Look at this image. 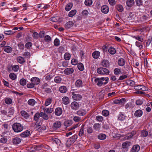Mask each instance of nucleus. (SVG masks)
<instances>
[{"mask_svg":"<svg viewBox=\"0 0 152 152\" xmlns=\"http://www.w3.org/2000/svg\"><path fill=\"white\" fill-rule=\"evenodd\" d=\"M125 63V61L124 58H121L118 61V64L120 66H123Z\"/></svg>","mask_w":152,"mask_h":152,"instance_id":"f3484780","label":"nucleus"},{"mask_svg":"<svg viewBox=\"0 0 152 152\" xmlns=\"http://www.w3.org/2000/svg\"><path fill=\"white\" fill-rule=\"evenodd\" d=\"M31 82L33 83L35 85L38 84L40 81V79L36 77H32L31 79Z\"/></svg>","mask_w":152,"mask_h":152,"instance_id":"423d86ee","label":"nucleus"},{"mask_svg":"<svg viewBox=\"0 0 152 152\" xmlns=\"http://www.w3.org/2000/svg\"><path fill=\"white\" fill-rule=\"evenodd\" d=\"M87 132L88 134H91L93 132V130L92 128L90 126L87 128Z\"/></svg>","mask_w":152,"mask_h":152,"instance_id":"bf43d9fd","label":"nucleus"},{"mask_svg":"<svg viewBox=\"0 0 152 152\" xmlns=\"http://www.w3.org/2000/svg\"><path fill=\"white\" fill-rule=\"evenodd\" d=\"M73 4L71 3H68L66 5L65 7V10L66 11H69L72 8Z\"/></svg>","mask_w":152,"mask_h":152,"instance_id":"72a5a7b5","label":"nucleus"},{"mask_svg":"<svg viewBox=\"0 0 152 152\" xmlns=\"http://www.w3.org/2000/svg\"><path fill=\"white\" fill-rule=\"evenodd\" d=\"M102 114L103 115L107 116L109 114V112L107 110H104L102 111Z\"/></svg>","mask_w":152,"mask_h":152,"instance_id":"603ef678","label":"nucleus"},{"mask_svg":"<svg viewBox=\"0 0 152 152\" xmlns=\"http://www.w3.org/2000/svg\"><path fill=\"white\" fill-rule=\"evenodd\" d=\"M7 141V139L5 137L1 138L0 139V142L3 143H5Z\"/></svg>","mask_w":152,"mask_h":152,"instance_id":"0e129e2a","label":"nucleus"},{"mask_svg":"<svg viewBox=\"0 0 152 152\" xmlns=\"http://www.w3.org/2000/svg\"><path fill=\"white\" fill-rule=\"evenodd\" d=\"M77 138V135H75L68 139L71 142L74 143L76 140Z\"/></svg>","mask_w":152,"mask_h":152,"instance_id":"4be33fe9","label":"nucleus"},{"mask_svg":"<svg viewBox=\"0 0 152 152\" xmlns=\"http://www.w3.org/2000/svg\"><path fill=\"white\" fill-rule=\"evenodd\" d=\"M96 118L99 122H102L103 120V117L101 116H97L96 117Z\"/></svg>","mask_w":152,"mask_h":152,"instance_id":"774afa93","label":"nucleus"},{"mask_svg":"<svg viewBox=\"0 0 152 152\" xmlns=\"http://www.w3.org/2000/svg\"><path fill=\"white\" fill-rule=\"evenodd\" d=\"M20 83L22 86H25L26 83V80L22 78L20 80Z\"/></svg>","mask_w":152,"mask_h":152,"instance_id":"de8ad7c7","label":"nucleus"},{"mask_svg":"<svg viewBox=\"0 0 152 152\" xmlns=\"http://www.w3.org/2000/svg\"><path fill=\"white\" fill-rule=\"evenodd\" d=\"M52 102L51 98H49L47 99L45 102V106H47L50 104Z\"/></svg>","mask_w":152,"mask_h":152,"instance_id":"e433bc0d","label":"nucleus"},{"mask_svg":"<svg viewBox=\"0 0 152 152\" xmlns=\"http://www.w3.org/2000/svg\"><path fill=\"white\" fill-rule=\"evenodd\" d=\"M60 42L59 39L57 38L54 41V44L55 46H58L59 45Z\"/></svg>","mask_w":152,"mask_h":152,"instance_id":"13d9d810","label":"nucleus"},{"mask_svg":"<svg viewBox=\"0 0 152 152\" xmlns=\"http://www.w3.org/2000/svg\"><path fill=\"white\" fill-rule=\"evenodd\" d=\"M142 114V111L140 110H138L136 111L134 114L135 116L139 117L141 116Z\"/></svg>","mask_w":152,"mask_h":152,"instance_id":"ddd939ff","label":"nucleus"},{"mask_svg":"<svg viewBox=\"0 0 152 152\" xmlns=\"http://www.w3.org/2000/svg\"><path fill=\"white\" fill-rule=\"evenodd\" d=\"M108 52L111 54H114L116 52L115 48L113 47H110L108 49Z\"/></svg>","mask_w":152,"mask_h":152,"instance_id":"c85d7f7f","label":"nucleus"},{"mask_svg":"<svg viewBox=\"0 0 152 152\" xmlns=\"http://www.w3.org/2000/svg\"><path fill=\"white\" fill-rule=\"evenodd\" d=\"M101 11L104 13H107L109 11V8L106 5H103L101 8Z\"/></svg>","mask_w":152,"mask_h":152,"instance_id":"1a4fd4ad","label":"nucleus"},{"mask_svg":"<svg viewBox=\"0 0 152 152\" xmlns=\"http://www.w3.org/2000/svg\"><path fill=\"white\" fill-rule=\"evenodd\" d=\"M76 11L75 10H73L70 11L68 14L70 17H72L74 16L76 13Z\"/></svg>","mask_w":152,"mask_h":152,"instance_id":"37998d69","label":"nucleus"},{"mask_svg":"<svg viewBox=\"0 0 152 152\" xmlns=\"http://www.w3.org/2000/svg\"><path fill=\"white\" fill-rule=\"evenodd\" d=\"M130 142L129 141H126L123 143L122 147L123 148H126L130 146Z\"/></svg>","mask_w":152,"mask_h":152,"instance_id":"393cba45","label":"nucleus"},{"mask_svg":"<svg viewBox=\"0 0 152 152\" xmlns=\"http://www.w3.org/2000/svg\"><path fill=\"white\" fill-rule=\"evenodd\" d=\"M74 70L72 68H68L66 69L64 71V74L67 75H69L73 73Z\"/></svg>","mask_w":152,"mask_h":152,"instance_id":"39448f33","label":"nucleus"},{"mask_svg":"<svg viewBox=\"0 0 152 152\" xmlns=\"http://www.w3.org/2000/svg\"><path fill=\"white\" fill-rule=\"evenodd\" d=\"M62 103L65 104H67L69 103V99L67 97H64L62 100Z\"/></svg>","mask_w":152,"mask_h":152,"instance_id":"a211bd4d","label":"nucleus"},{"mask_svg":"<svg viewBox=\"0 0 152 152\" xmlns=\"http://www.w3.org/2000/svg\"><path fill=\"white\" fill-rule=\"evenodd\" d=\"M74 25V23L72 21H69L67 22L65 25V27L67 29H69L72 27Z\"/></svg>","mask_w":152,"mask_h":152,"instance_id":"9b49d317","label":"nucleus"},{"mask_svg":"<svg viewBox=\"0 0 152 152\" xmlns=\"http://www.w3.org/2000/svg\"><path fill=\"white\" fill-rule=\"evenodd\" d=\"M106 135L104 134H100L98 135V138L101 140H104L106 138Z\"/></svg>","mask_w":152,"mask_h":152,"instance_id":"ea45409f","label":"nucleus"},{"mask_svg":"<svg viewBox=\"0 0 152 152\" xmlns=\"http://www.w3.org/2000/svg\"><path fill=\"white\" fill-rule=\"evenodd\" d=\"M140 147L138 145H134L132 149V152H138L140 150Z\"/></svg>","mask_w":152,"mask_h":152,"instance_id":"f8f14e48","label":"nucleus"},{"mask_svg":"<svg viewBox=\"0 0 152 152\" xmlns=\"http://www.w3.org/2000/svg\"><path fill=\"white\" fill-rule=\"evenodd\" d=\"M148 134V132L146 131L143 130L141 132V135L143 137H147Z\"/></svg>","mask_w":152,"mask_h":152,"instance_id":"8fccbe9b","label":"nucleus"},{"mask_svg":"<svg viewBox=\"0 0 152 152\" xmlns=\"http://www.w3.org/2000/svg\"><path fill=\"white\" fill-rule=\"evenodd\" d=\"M4 33L6 35H10V34H13L14 33V32L11 30L6 31H5Z\"/></svg>","mask_w":152,"mask_h":152,"instance_id":"e2e57ef3","label":"nucleus"},{"mask_svg":"<svg viewBox=\"0 0 152 152\" xmlns=\"http://www.w3.org/2000/svg\"><path fill=\"white\" fill-rule=\"evenodd\" d=\"M93 128L96 131L99 130L100 128V124H95L94 125Z\"/></svg>","mask_w":152,"mask_h":152,"instance_id":"f704fd0d","label":"nucleus"},{"mask_svg":"<svg viewBox=\"0 0 152 152\" xmlns=\"http://www.w3.org/2000/svg\"><path fill=\"white\" fill-rule=\"evenodd\" d=\"M45 42H49L51 40V37L49 35H46L45 37Z\"/></svg>","mask_w":152,"mask_h":152,"instance_id":"4d7b16f0","label":"nucleus"},{"mask_svg":"<svg viewBox=\"0 0 152 152\" xmlns=\"http://www.w3.org/2000/svg\"><path fill=\"white\" fill-rule=\"evenodd\" d=\"M53 111V109L50 108H48L45 109L44 112L49 113H52Z\"/></svg>","mask_w":152,"mask_h":152,"instance_id":"09e8293b","label":"nucleus"},{"mask_svg":"<svg viewBox=\"0 0 152 152\" xmlns=\"http://www.w3.org/2000/svg\"><path fill=\"white\" fill-rule=\"evenodd\" d=\"M4 50L5 52L10 53L12 51V48L9 46H5L4 48Z\"/></svg>","mask_w":152,"mask_h":152,"instance_id":"2f4dec72","label":"nucleus"},{"mask_svg":"<svg viewBox=\"0 0 152 152\" xmlns=\"http://www.w3.org/2000/svg\"><path fill=\"white\" fill-rule=\"evenodd\" d=\"M134 0H127L126 3L127 6L129 7H131L134 4Z\"/></svg>","mask_w":152,"mask_h":152,"instance_id":"c756f323","label":"nucleus"},{"mask_svg":"<svg viewBox=\"0 0 152 152\" xmlns=\"http://www.w3.org/2000/svg\"><path fill=\"white\" fill-rule=\"evenodd\" d=\"M50 20L52 21L55 22H60L62 20L58 16L52 17L50 18Z\"/></svg>","mask_w":152,"mask_h":152,"instance_id":"6e6552de","label":"nucleus"},{"mask_svg":"<svg viewBox=\"0 0 152 152\" xmlns=\"http://www.w3.org/2000/svg\"><path fill=\"white\" fill-rule=\"evenodd\" d=\"M41 117L42 118L44 119L45 120H48L49 119L48 115L45 113L41 112Z\"/></svg>","mask_w":152,"mask_h":152,"instance_id":"5701e85b","label":"nucleus"},{"mask_svg":"<svg viewBox=\"0 0 152 152\" xmlns=\"http://www.w3.org/2000/svg\"><path fill=\"white\" fill-rule=\"evenodd\" d=\"M92 0H86L85 1V4L87 6H89L92 4Z\"/></svg>","mask_w":152,"mask_h":152,"instance_id":"49530a36","label":"nucleus"},{"mask_svg":"<svg viewBox=\"0 0 152 152\" xmlns=\"http://www.w3.org/2000/svg\"><path fill=\"white\" fill-rule=\"evenodd\" d=\"M97 72L98 73L102 75L107 74L109 72V70L106 68L100 67L98 69Z\"/></svg>","mask_w":152,"mask_h":152,"instance_id":"7ed1b4c3","label":"nucleus"},{"mask_svg":"<svg viewBox=\"0 0 152 152\" xmlns=\"http://www.w3.org/2000/svg\"><path fill=\"white\" fill-rule=\"evenodd\" d=\"M40 117H41V112L40 113H37L34 116V120L36 122H37Z\"/></svg>","mask_w":152,"mask_h":152,"instance_id":"cd10ccee","label":"nucleus"},{"mask_svg":"<svg viewBox=\"0 0 152 152\" xmlns=\"http://www.w3.org/2000/svg\"><path fill=\"white\" fill-rule=\"evenodd\" d=\"M102 66L104 67H107L109 66V63L107 60H104L102 61Z\"/></svg>","mask_w":152,"mask_h":152,"instance_id":"bb28decb","label":"nucleus"},{"mask_svg":"<svg viewBox=\"0 0 152 152\" xmlns=\"http://www.w3.org/2000/svg\"><path fill=\"white\" fill-rule=\"evenodd\" d=\"M21 142L20 139L18 137H15L12 139V142L14 145L19 144Z\"/></svg>","mask_w":152,"mask_h":152,"instance_id":"4468645a","label":"nucleus"},{"mask_svg":"<svg viewBox=\"0 0 152 152\" xmlns=\"http://www.w3.org/2000/svg\"><path fill=\"white\" fill-rule=\"evenodd\" d=\"M30 134V132L29 131L26 130L23 132L20 135L22 137H26L28 136Z\"/></svg>","mask_w":152,"mask_h":152,"instance_id":"dca6fc26","label":"nucleus"},{"mask_svg":"<svg viewBox=\"0 0 152 152\" xmlns=\"http://www.w3.org/2000/svg\"><path fill=\"white\" fill-rule=\"evenodd\" d=\"M116 8L117 10L120 12H122L124 10L123 6L120 4L116 6Z\"/></svg>","mask_w":152,"mask_h":152,"instance_id":"a19ab883","label":"nucleus"},{"mask_svg":"<svg viewBox=\"0 0 152 152\" xmlns=\"http://www.w3.org/2000/svg\"><path fill=\"white\" fill-rule=\"evenodd\" d=\"M100 53L99 52L97 51H95L92 53V56L95 59H97L99 57Z\"/></svg>","mask_w":152,"mask_h":152,"instance_id":"aec40b11","label":"nucleus"},{"mask_svg":"<svg viewBox=\"0 0 152 152\" xmlns=\"http://www.w3.org/2000/svg\"><path fill=\"white\" fill-rule=\"evenodd\" d=\"M17 60L18 61L20 64H23L25 62L24 58L22 57H18L17 58Z\"/></svg>","mask_w":152,"mask_h":152,"instance_id":"c9c22d12","label":"nucleus"},{"mask_svg":"<svg viewBox=\"0 0 152 152\" xmlns=\"http://www.w3.org/2000/svg\"><path fill=\"white\" fill-rule=\"evenodd\" d=\"M85 126L84 125H82L81 126V128L80 129L79 132V135L80 136H82L84 133V128Z\"/></svg>","mask_w":152,"mask_h":152,"instance_id":"4c0bfd02","label":"nucleus"},{"mask_svg":"<svg viewBox=\"0 0 152 152\" xmlns=\"http://www.w3.org/2000/svg\"><path fill=\"white\" fill-rule=\"evenodd\" d=\"M61 125V122L59 121H57L54 123L53 126L55 129L59 128L60 127Z\"/></svg>","mask_w":152,"mask_h":152,"instance_id":"412c9836","label":"nucleus"},{"mask_svg":"<svg viewBox=\"0 0 152 152\" xmlns=\"http://www.w3.org/2000/svg\"><path fill=\"white\" fill-rule=\"evenodd\" d=\"M64 125L66 126H69L72 124V121L71 120H67L64 122Z\"/></svg>","mask_w":152,"mask_h":152,"instance_id":"473e14b6","label":"nucleus"},{"mask_svg":"<svg viewBox=\"0 0 152 152\" xmlns=\"http://www.w3.org/2000/svg\"><path fill=\"white\" fill-rule=\"evenodd\" d=\"M59 91L61 93H66L67 91V88L66 86H61L59 88Z\"/></svg>","mask_w":152,"mask_h":152,"instance_id":"b1692460","label":"nucleus"},{"mask_svg":"<svg viewBox=\"0 0 152 152\" xmlns=\"http://www.w3.org/2000/svg\"><path fill=\"white\" fill-rule=\"evenodd\" d=\"M23 56L26 58H29L30 57L31 55L30 53L29 52H25L24 53Z\"/></svg>","mask_w":152,"mask_h":152,"instance_id":"052dcab7","label":"nucleus"},{"mask_svg":"<svg viewBox=\"0 0 152 152\" xmlns=\"http://www.w3.org/2000/svg\"><path fill=\"white\" fill-rule=\"evenodd\" d=\"M35 84L33 83H31L27 84V87L28 88H32L34 87Z\"/></svg>","mask_w":152,"mask_h":152,"instance_id":"680f3d73","label":"nucleus"},{"mask_svg":"<svg viewBox=\"0 0 152 152\" xmlns=\"http://www.w3.org/2000/svg\"><path fill=\"white\" fill-rule=\"evenodd\" d=\"M62 110L60 107L56 108L55 111V113L57 116L60 115L62 114Z\"/></svg>","mask_w":152,"mask_h":152,"instance_id":"9d476101","label":"nucleus"},{"mask_svg":"<svg viewBox=\"0 0 152 152\" xmlns=\"http://www.w3.org/2000/svg\"><path fill=\"white\" fill-rule=\"evenodd\" d=\"M147 89V88L144 86H140L138 88V90H141L143 91H146Z\"/></svg>","mask_w":152,"mask_h":152,"instance_id":"6e6d98bb","label":"nucleus"},{"mask_svg":"<svg viewBox=\"0 0 152 152\" xmlns=\"http://www.w3.org/2000/svg\"><path fill=\"white\" fill-rule=\"evenodd\" d=\"M5 101V103L7 104H10L12 102V100L10 98H6Z\"/></svg>","mask_w":152,"mask_h":152,"instance_id":"5fc2aeb1","label":"nucleus"},{"mask_svg":"<svg viewBox=\"0 0 152 152\" xmlns=\"http://www.w3.org/2000/svg\"><path fill=\"white\" fill-rule=\"evenodd\" d=\"M76 86L78 87H80L82 86L83 83L82 81L80 80H77L75 83Z\"/></svg>","mask_w":152,"mask_h":152,"instance_id":"a878e982","label":"nucleus"},{"mask_svg":"<svg viewBox=\"0 0 152 152\" xmlns=\"http://www.w3.org/2000/svg\"><path fill=\"white\" fill-rule=\"evenodd\" d=\"M77 67L78 69L81 71H83L84 69L83 65L81 63H80L78 64L77 65Z\"/></svg>","mask_w":152,"mask_h":152,"instance_id":"79ce46f5","label":"nucleus"},{"mask_svg":"<svg viewBox=\"0 0 152 152\" xmlns=\"http://www.w3.org/2000/svg\"><path fill=\"white\" fill-rule=\"evenodd\" d=\"M9 77L12 80H15L16 78V75L14 73H10L9 75Z\"/></svg>","mask_w":152,"mask_h":152,"instance_id":"a18cd8bd","label":"nucleus"},{"mask_svg":"<svg viewBox=\"0 0 152 152\" xmlns=\"http://www.w3.org/2000/svg\"><path fill=\"white\" fill-rule=\"evenodd\" d=\"M109 78L108 77L97 78L94 80V82L97 86H101L103 84L105 85L108 83Z\"/></svg>","mask_w":152,"mask_h":152,"instance_id":"f257e3e1","label":"nucleus"},{"mask_svg":"<svg viewBox=\"0 0 152 152\" xmlns=\"http://www.w3.org/2000/svg\"><path fill=\"white\" fill-rule=\"evenodd\" d=\"M19 69V66L18 65H14L12 68L14 72H17Z\"/></svg>","mask_w":152,"mask_h":152,"instance_id":"864d4df0","label":"nucleus"},{"mask_svg":"<svg viewBox=\"0 0 152 152\" xmlns=\"http://www.w3.org/2000/svg\"><path fill=\"white\" fill-rule=\"evenodd\" d=\"M12 128L15 132L17 133L21 132L23 129L22 125L18 123H14L12 125Z\"/></svg>","mask_w":152,"mask_h":152,"instance_id":"f03ea898","label":"nucleus"},{"mask_svg":"<svg viewBox=\"0 0 152 152\" xmlns=\"http://www.w3.org/2000/svg\"><path fill=\"white\" fill-rule=\"evenodd\" d=\"M61 80V78L59 76L56 77L54 78V81L57 83H60Z\"/></svg>","mask_w":152,"mask_h":152,"instance_id":"c03bdc74","label":"nucleus"},{"mask_svg":"<svg viewBox=\"0 0 152 152\" xmlns=\"http://www.w3.org/2000/svg\"><path fill=\"white\" fill-rule=\"evenodd\" d=\"M73 95L72 98L75 100H80L82 98L81 95L78 94H75L74 93H72Z\"/></svg>","mask_w":152,"mask_h":152,"instance_id":"0eeeda50","label":"nucleus"},{"mask_svg":"<svg viewBox=\"0 0 152 152\" xmlns=\"http://www.w3.org/2000/svg\"><path fill=\"white\" fill-rule=\"evenodd\" d=\"M20 114L21 115L26 119H27L29 117V115L26 111L22 110L20 112Z\"/></svg>","mask_w":152,"mask_h":152,"instance_id":"2eb2a0df","label":"nucleus"},{"mask_svg":"<svg viewBox=\"0 0 152 152\" xmlns=\"http://www.w3.org/2000/svg\"><path fill=\"white\" fill-rule=\"evenodd\" d=\"M118 118L119 120L123 121L125 119V116L123 114L121 113L118 115Z\"/></svg>","mask_w":152,"mask_h":152,"instance_id":"7c9ffc66","label":"nucleus"},{"mask_svg":"<svg viewBox=\"0 0 152 152\" xmlns=\"http://www.w3.org/2000/svg\"><path fill=\"white\" fill-rule=\"evenodd\" d=\"M64 57L66 60H69L70 58V55L69 53H66L64 55Z\"/></svg>","mask_w":152,"mask_h":152,"instance_id":"3c124183","label":"nucleus"},{"mask_svg":"<svg viewBox=\"0 0 152 152\" xmlns=\"http://www.w3.org/2000/svg\"><path fill=\"white\" fill-rule=\"evenodd\" d=\"M28 103L30 105L33 106L35 104V101L33 99H31L28 100Z\"/></svg>","mask_w":152,"mask_h":152,"instance_id":"58836bf2","label":"nucleus"},{"mask_svg":"<svg viewBox=\"0 0 152 152\" xmlns=\"http://www.w3.org/2000/svg\"><path fill=\"white\" fill-rule=\"evenodd\" d=\"M86 113V111L84 110H79L77 112V114L80 116H83Z\"/></svg>","mask_w":152,"mask_h":152,"instance_id":"6ab92c4d","label":"nucleus"},{"mask_svg":"<svg viewBox=\"0 0 152 152\" xmlns=\"http://www.w3.org/2000/svg\"><path fill=\"white\" fill-rule=\"evenodd\" d=\"M71 108L74 110H77L79 107V105L78 103L76 102H73L71 104Z\"/></svg>","mask_w":152,"mask_h":152,"instance_id":"20e7f679","label":"nucleus"},{"mask_svg":"<svg viewBox=\"0 0 152 152\" xmlns=\"http://www.w3.org/2000/svg\"><path fill=\"white\" fill-rule=\"evenodd\" d=\"M121 72V70L120 69L116 68L114 70V73L116 75H118Z\"/></svg>","mask_w":152,"mask_h":152,"instance_id":"338daca9","label":"nucleus"},{"mask_svg":"<svg viewBox=\"0 0 152 152\" xmlns=\"http://www.w3.org/2000/svg\"><path fill=\"white\" fill-rule=\"evenodd\" d=\"M82 13L83 16H86L88 15V12L87 10H85L82 11Z\"/></svg>","mask_w":152,"mask_h":152,"instance_id":"69168bd1","label":"nucleus"}]
</instances>
